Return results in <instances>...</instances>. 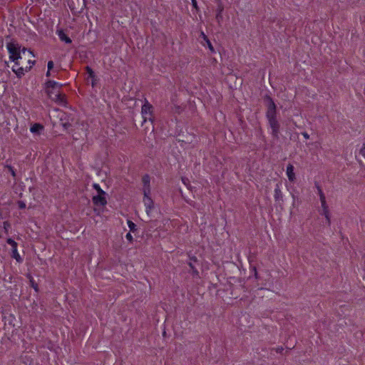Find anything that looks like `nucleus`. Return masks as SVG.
I'll list each match as a JSON object with an SVG mask.
<instances>
[{
  "mask_svg": "<svg viewBox=\"0 0 365 365\" xmlns=\"http://www.w3.org/2000/svg\"><path fill=\"white\" fill-rule=\"evenodd\" d=\"M142 182L143 183V195H146V194H150V178L149 175L145 174L143 176Z\"/></svg>",
  "mask_w": 365,
  "mask_h": 365,
  "instance_id": "6",
  "label": "nucleus"
},
{
  "mask_svg": "<svg viewBox=\"0 0 365 365\" xmlns=\"http://www.w3.org/2000/svg\"><path fill=\"white\" fill-rule=\"evenodd\" d=\"M86 3H87V0H83V4L85 6L86 5Z\"/></svg>",
  "mask_w": 365,
  "mask_h": 365,
  "instance_id": "43",
  "label": "nucleus"
},
{
  "mask_svg": "<svg viewBox=\"0 0 365 365\" xmlns=\"http://www.w3.org/2000/svg\"><path fill=\"white\" fill-rule=\"evenodd\" d=\"M36 1H40L41 0H36Z\"/></svg>",
  "mask_w": 365,
  "mask_h": 365,
  "instance_id": "45",
  "label": "nucleus"
},
{
  "mask_svg": "<svg viewBox=\"0 0 365 365\" xmlns=\"http://www.w3.org/2000/svg\"><path fill=\"white\" fill-rule=\"evenodd\" d=\"M32 66H26V68H24V71H30V69L31 68Z\"/></svg>",
  "mask_w": 365,
  "mask_h": 365,
  "instance_id": "40",
  "label": "nucleus"
},
{
  "mask_svg": "<svg viewBox=\"0 0 365 365\" xmlns=\"http://www.w3.org/2000/svg\"><path fill=\"white\" fill-rule=\"evenodd\" d=\"M6 167L9 169V170L10 171V173H11V175H12L14 177H15V176H16V173H15V171H14V170L13 167H11V165H6Z\"/></svg>",
  "mask_w": 365,
  "mask_h": 365,
  "instance_id": "28",
  "label": "nucleus"
},
{
  "mask_svg": "<svg viewBox=\"0 0 365 365\" xmlns=\"http://www.w3.org/2000/svg\"><path fill=\"white\" fill-rule=\"evenodd\" d=\"M195 264L199 265L198 260L196 257H190V262H188V265L192 270L193 275H198L199 272L196 268Z\"/></svg>",
  "mask_w": 365,
  "mask_h": 365,
  "instance_id": "11",
  "label": "nucleus"
},
{
  "mask_svg": "<svg viewBox=\"0 0 365 365\" xmlns=\"http://www.w3.org/2000/svg\"><path fill=\"white\" fill-rule=\"evenodd\" d=\"M43 126L40 123H34L31 125L30 130L33 133L39 134L41 130H43Z\"/></svg>",
  "mask_w": 365,
  "mask_h": 365,
  "instance_id": "17",
  "label": "nucleus"
},
{
  "mask_svg": "<svg viewBox=\"0 0 365 365\" xmlns=\"http://www.w3.org/2000/svg\"><path fill=\"white\" fill-rule=\"evenodd\" d=\"M316 187H317V190H318V193H319V197H320L321 203L324 204L325 205V203H327L326 202V199H325V195H324V192H322V188L320 187V186L317 183H316Z\"/></svg>",
  "mask_w": 365,
  "mask_h": 365,
  "instance_id": "18",
  "label": "nucleus"
},
{
  "mask_svg": "<svg viewBox=\"0 0 365 365\" xmlns=\"http://www.w3.org/2000/svg\"><path fill=\"white\" fill-rule=\"evenodd\" d=\"M6 242L12 247L11 257L14 258L18 262H21L22 258L17 251V243L11 238H8Z\"/></svg>",
  "mask_w": 365,
  "mask_h": 365,
  "instance_id": "4",
  "label": "nucleus"
},
{
  "mask_svg": "<svg viewBox=\"0 0 365 365\" xmlns=\"http://www.w3.org/2000/svg\"><path fill=\"white\" fill-rule=\"evenodd\" d=\"M106 195H97L93 197V202L96 206H105L107 204Z\"/></svg>",
  "mask_w": 365,
  "mask_h": 365,
  "instance_id": "7",
  "label": "nucleus"
},
{
  "mask_svg": "<svg viewBox=\"0 0 365 365\" xmlns=\"http://www.w3.org/2000/svg\"><path fill=\"white\" fill-rule=\"evenodd\" d=\"M58 36L61 41H64L66 43H71V39L64 33L63 30L58 31Z\"/></svg>",
  "mask_w": 365,
  "mask_h": 365,
  "instance_id": "14",
  "label": "nucleus"
},
{
  "mask_svg": "<svg viewBox=\"0 0 365 365\" xmlns=\"http://www.w3.org/2000/svg\"><path fill=\"white\" fill-rule=\"evenodd\" d=\"M192 6H193L196 10H198V6H197V0H192Z\"/></svg>",
  "mask_w": 365,
  "mask_h": 365,
  "instance_id": "35",
  "label": "nucleus"
},
{
  "mask_svg": "<svg viewBox=\"0 0 365 365\" xmlns=\"http://www.w3.org/2000/svg\"><path fill=\"white\" fill-rule=\"evenodd\" d=\"M128 225L130 228V230L133 232H135V231L137 230L136 225L131 220H128Z\"/></svg>",
  "mask_w": 365,
  "mask_h": 365,
  "instance_id": "26",
  "label": "nucleus"
},
{
  "mask_svg": "<svg viewBox=\"0 0 365 365\" xmlns=\"http://www.w3.org/2000/svg\"><path fill=\"white\" fill-rule=\"evenodd\" d=\"M56 87H58L60 90L63 87V84H59L57 82L51 80H49L46 83V88L55 90Z\"/></svg>",
  "mask_w": 365,
  "mask_h": 365,
  "instance_id": "13",
  "label": "nucleus"
},
{
  "mask_svg": "<svg viewBox=\"0 0 365 365\" xmlns=\"http://www.w3.org/2000/svg\"><path fill=\"white\" fill-rule=\"evenodd\" d=\"M201 35L202 36L203 39L206 41L210 51L212 53H214L215 52L214 47L212 46V45L210 41L209 40V38H207V36L203 32H202Z\"/></svg>",
  "mask_w": 365,
  "mask_h": 365,
  "instance_id": "20",
  "label": "nucleus"
},
{
  "mask_svg": "<svg viewBox=\"0 0 365 365\" xmlns=\"http://www.w3.org/2000/svg\"><path fill=\"white\" fill-rule=\"evenodd\" d=\"M182 181L183 184L187 187L188 189H190V180L187 178L182 177Z\"/></svg>",
  "mask_w": 365,
  "mask_h": 365,
  "instance_id": "27",
  "label": "nucleus"
},
{
  "mask_svg": "<svg viewBox=\"0 0 365 365\" xmlns=\"http://www.w3.org/2000/svg\"><path fill=\"white\" fill-rule=\"evenodd\" d=\"M263 101L267 108L266 117L272 128V135L274 138L278 139L280 125L277 118V106L270 96L267 94L263 97Z\"/></svg>",
  "mask_w": 365,
  "mask_h": 365,
  "instance_id": "2",
  "label": "nucleus"
},
{
  "mask_svg": "<svg viewBox=\"0 0 365 365\" xmlns=\"http://www.w3.org/2000/svg\"><path fill=\"white\" fill-rule=\"evenodd\" d=\"M152 108H153V106L148 102H146L142 106L141 113H142L143 118L144 119V122H145L148 118L151 120Z\"/></svg>",
  "mask_w": 365,
  "mask_h": 365,
  "instance_id": "5",
  "label": "nucleus"
},
{
  "mask_svg": "<svg viewBox=\"0 0 365 365\" xmlns=\"http://www.w3.org/2000/svg\"><path fill=\"white\" fill-rule=\"evenodd\" d=\"M92 79V86L94 87L96 83V77L95 78H91Z\"/></svg>",
  "mask_w": 365,
  "mask_h": 365,
  "instance_id": "38",
  "label": "nucleus"
},
{
  "mask_svg": "<svg viewBox=\"0 0 365 365\" xmlns=\"http://www.w3.org/2000/svg\"><path fill=\"white\" fill-rule=\"evenodd\" d=\"M126 239L128 240H129L130 242H133V236L131 235V234L130 232L127 233L126 236H125Z\"/></svg>",
  "mask_w": 365,
  "mask_h": 365,
  "instance_id": "34",
  "label": "nucleus"
},
{
  "mask_svg": "<svg viewBox=\"0 0 365 365\" xmlns=\"http://www.w3.org/2000/svg\"><path fill=\"white\" fill-rule=\"evenodd\" d=\"M93 188L97 191L98 195H106V192H104L100 187L98 184L94 183L93 185Z\"/></svg>",
  "mask_w": 365,
  "mask_h": 365,
  "instance_id": "23",
  "label": "nucleus"
},
{
  "mask_svg": "<svg viewBox=\"0 0 365 365\" xmlns=\"http://www.w3.org/2000/svg\"><path fill=\"white\" fill-rule=\"evenodd\" d=\"M18 206L19 209H24L26 207V204L23 201H19Z\"/></svg>",
  "mask_w": 365,
  "mask_h": 365,
  "instance_id": "29",
  "label": "nucleus"
},
{
  "mask_svg": "<svg viewBox=\"0 0 365 365\" xmlns=\"http://www.w3.org/2000/svg\"><path fill=\"white\" fill-rule=\"evenodd\" d=\"M29 277L30 279L31 286L34 289V290L36 292H38V284L34 282V280L33 279V277L31 275H29Z\"/></svg>",
  "mask_w": 365,
  "mask_h": 365,
  "instance_id": "25",
  "label": "nucleus"
},
{
  "mask_svg": "<svg viewBox=\"0 0 365 365\" xmlns=\"http://www.w3.org/2000/svg\"><path fill=\"white\" fill-rule=\"evenodd\" d=\"M86 71L87 73L88 74V77L89 78H95L96 77L94 71H93V69L91 67L86 66Z\"/></svg>",
  "mask_w": 365,
  "mask_h": 365,
  "instance_id": "22",
  "label": "nucleus"
},
{
  "mask_svg": "<svg viewBox=\"0 0 365 365\" xmlns=\"http://www.w3.org/2000/svg\"><path fill=\"white\" fill-rule=\"evenodd\" d=\"M53 65H54V64H53V62L52 61H49L48 62V70H51V69H53Z\"/></svg>",
  "mask_w": 365,
  "mask_h": 365,
  "instance_id": "31",
  "label": "nucleus"
},
{
  "mask_svg": "<svg viewBox=\"0 0 365 365\" xmlns=\"http://www.w3.org/2000/svg\"><path fill=\"white\" fill-rule=\"evenodd\" d=\"M217 2L216 16L215 19L218 23L222 20V13L224 10V6L220 0H215Z\"/></svg>",
  "mask_w": 365,
  "mask_h": 365,
  "instance_id": "10",
  "label": "nucleus"
},
{
  "mask_svg": "<svg viewBox=\"0 0 365 365\" xmlns=\"http://www.w3.org/2000/svg\"><path fill=\"white\" fill-rule=\"evenodd\" d=\"M6 46L10 54L14 55L15 53H21V46L14 41L8 43Z\"/></svg>",
  "mask_w": 365,
  "mask_h": 365,
  "instance_id": "9",
  "label": "nucleus"
},
{
  "mask_svg": "<svg viewBox=\"0 0 365 365\" xmlns=\"http://www.w3.org/2000/svg\"><path fill=\"white\" fill-rule=\"evenodd\" d=\"M150 194H146L143 197V202L146 207V212L148 214L154 208V202L151 197L149 196Z\"/></svg>",
  "mask_w": 365,
  "mask_h": 365,
  "instance_id": "8",
  "label": "nucleus"
},
{
  "mask_svg": "<svg viewBox=\"0 0 365 365\" xmlns=\"http://www.w3.org/2000/svg\"><path fill=\"white\" fill-rule=\"evenodd\" d=\"M360 154L365 158V143H364L363 147L360 150Z\"/></svg>",
  "mask_w": 365,
  "mask_h": 365,
  "instance_id": "33",
  "label": "nucleus"
},
{
  "mask_svg": "<svg viewBox=\"0 0 365 365\" xmlns=\"http://www.w3.org/2000/svg\"><path fill=\"white\" fill-rule=\"evenodd\" d=\"M283 350H284V349L282 346L277 347V348L275 349V351L277 353H282Z\"/></svg>",
  "mask_w": 365,
  "mask_h": 365,
  "instance_id": "36",
  "label": "nucleus"
},
{
  "mask_svg": "<svg viewBox=\"0 0 365 365\" xmlns=\"http://www.w3.org/2000/svg\"><path fill=\"white\" fill-rule=\"evenodd\" d=\"M364 257H365V255H364Z\"/></svg>",
  "mask_w": 365,
  "mask_h": 365,
  "instance_id": "46",
  "label": "nucleus"
},
{
  "mask_svg": "<svg viewBox=\"0 0 365 365\" xmlns=\"http://www.w3.org/2000/svg\"><path fill=\"white\" fill-rule=\"evenodd\" d=\"M287 175L289 180L291 182L294 181L296 179L295 174L294 173V166L292 164H289L287 167Z\"/></svg>",
  "mask_w": 365,
  "mask_h": 365,
  "instance_id": "12",
  "label": "nucleus"
},
{
  "mask_svg": "<svg viewBox=\"0 0 365 365\" xmlns=\"http://www.w3.org/2000/svg\"><path fill=\"white\" fill-rule=\"evenodd\" d=\"M171 111L175 113H180L182 110V108L180 106L174 105L173 106H171L170 108Z\"/></svg>",
  "mask_w": 365,
  "mask_h": 365,
  "instance_id": "24",
  "label": "nucleus"
},
{
  "mask_svg": "<svg viewBox=\"0 0 365 365\" xmlns=\"http://www.w3.org/2000/svg\"><path fill=\"white\" fill-rule=\"evenodd\" d=\"M46 92L53 101L61 104L65 105L66 103V95L61 93L58 90V91H55V90L51 88H46Z\"/></svg>",
  "mask_w": 365,
  "mask_h": 365,
  "instance_id": "3",
  "label": "nucleus"
},
{
  "mask_svg": "<svg viewBox=\"0 0 365 365\" xmlns=\"http://www.w3.org/2000/svg\"><path fill=\"white\" fill-rule=\"evenodd\" d=\"M46 76L47 77H49V76H51V70H48V71H47V72H46Z\"/></svg>",
  "mask_w": 365,
  "mask_h": 365,
  "instance_id": "42",
  "label": "nucleus"
},
{
  "mask_svg": "<svg viewBox=\"0 0 365 365\" xmlns=\"http://www.w3.org/2000/svg\"><path fill=\"white\" fill-rule=\"evenodd\" d=\"M322 210H323V215L326 217L327 225L329 226H330L331 220H330V215H329L328 206H327V203H325V205L324 204H322Z\"/></svg>",
  "mask_w": 365,
  "mask_h": 365,
  "instance_id": "16",
  "label": "nucleus"
},
{
  "mask_svg": "<svg viewBox=\"0 0 365 365\" xmlns=\"http://www.w3.org/2000/svg\"><path fill=\"white\" fill-rule=\"evenodd\" d=\"M263 101L267 108L266 117L272 128V135L274 138L278 139L280 125L277 118V106L270 96L267 94L263 97Z\"/></svg>",
  "mask_w": 365,
  "mask_h": 365,
  "instance_id": "1",
  "label": "nucleus"
},
{
  "mask_svg": "<svg viewBox=\"0 0 365 365\" xmlns=\"http://www.w3.org/2000/svg\"><path fill=\"white\" fill-rule=\"evenodd\" d=\"M254 269H255V276L257 277V269H256V268H254Z\"/></svg>",
  "mask_w": 365,
  "mask_h": 365,
  "instance_id": "44",
  "label": "nucleus"
},
{
  "mask_svg": "<svg viewBox=\"0 0 365 365\" xmlns=\"http://www.w3.org/2000/svg\"><path fill=\"white\" fill-rule=\"evenodd\" d=\"M62 125L65 129H68V128H70L71 126V124L68 122H66V123H62Z\"/></svg>",
  "mask_w": 365,
  "mask_h": 365,
  "instance_id": "32",
  "label": "nucleus"
},
{
  "mask_svg": "<svg viewBox=\"0 0 365 365\" xmlns=\"http://www.w3.org/2000/svg\"><path fill=\"white\" fill-rule=\"evenodd\" d=\"M13 71L16 74L17 77L21 78L24 74V68L20 67L16 70L13 68Z\"/></svg>",
  "mask_w": 365,
  "mask_h": 365,
  "instance_id": "21",
  "label": "nucleus"
},
{
  "mask_svg": "<svg viewBox=\"0 0 365 365\" xmlns=\"http://www.w3.org/2000/svg\"><path fill=\"white\" fill-rule=\"evenodd\" d=\"M35 61H31V60H29V63L30 64V66H33L35 64Z\"/></svg>",
  "mask_w": 365,
  "mask_h": 365,
  "instance_id": "41",
  "label": "nucleus"
},
{
  "mask_svg": "<svg viewBox=\"0 0 365 365\" xmlns=\"http://www.w3.org/2000/svg\"><path fill=\"white\" fill-rule=\"evenodd\" d=\"M26 51H28L30 54L34 56L33 52L31 50H27V48H23L22 49H21V54H25Z\"/></svg>",
  "mask_w": 365,
  "mask_h": 365,
  "instance_id": "30",
  "label": "nucleus"
},
{
  "mask_svg": "<svg viewBox=\"0 0 365 365\" xmlns=\"http://www.w3.org/2000/svg\"><path fill=\"white\" fill-rule=\"evenodd\" d=\"M9 58L11 61L15 62L16 65H19V62L18 61L19 59H21L22 56L21 55V53H15L14 55L10 54Z\"/></svg>",
  "mask_w": 365,
  "mask_h": 365,
  "instance_id": "19",
  "label": "nucleus"
},
{
  "mask_svg": "<svg viewBox=\"0 0 365 365\" xmlns=\"http://www.w3.org/2000/svg\"><path fill=\"white\" fill-rule=\"evenodd\" d=\"M4 228L6 229V227L10 226V224L8 222H4Z\"/></svg>",
  "mask_w": 365,
  "mask_h": 365,
  "instance_id": "39",
  "label": "nucleus"
},
{
  "mask_svg": "<svg viewBox=\"0 0 365 365\" xmlns=\"http://www.w3.org/2000/svg\"><path fill=\"white\" fill-rule=\"evenodd\" d=\"M302 135L306 138V139H309V135L306 132H304L302 133Z\"/></svg>",
  "mask_w": 365,
  "mask_h": 365,
  "instance_id": "37",
  "label": "nucleus"
},
{
  "mask_svg": "<svg viewBox=\"0 0 365 365\" xmlns=\"http://www.w3.org/2000/svg\"><path fill=\"white\" fill-rule=\"evenodd\" d=\"M274 200L275 201H283V197L282 191L279 188V185L277 183L274 189Z\"/></svg>",
  "mask_w": 365,
  "mask_h": 365,
  "instance_id": "15",
  "label": "nucleus"
}]
</instances>
